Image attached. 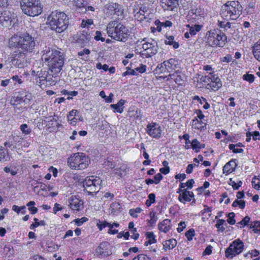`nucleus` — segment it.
I'll use <instances>...</instances> for the list:
<instances>
[{
	"label": "nucleus",
	"instance_id": "obj_59",
	"mask_svg": "<svg viewBox=\"0 0 260 260\" xmlns=\"http://www.w3.org/2000/svg\"><path fill=\"white\" fill-rule=\"evenodd\" d=\"M4 171L6 173H10L13 176L16 175L17 173L16 171L11 169L10 167L8 166L4 168Z\"/></svg>",
	"mask_w": 260,
	"mask_h": 260
},
{
	"label": "nucleus",
	"instance_id": "obj_17",
	"mask_svg": "<svg viewBox=\"0 0 260 260\" xmlns=\"http://www.w3.org/2000/svg\"><path fill=\"white\" fill-rule=\"evenodd\" d=\"M69 206L72 210L79 211L83 206V202L79 197L72 196L69 199Z\"/></svg>",
	"mask_w": 260,
	"mask_h": 260
},
{
	"label": "nucleus",
	"instance_id": "obj_12",
	"mask_svg": "<svg viewBox=\"0 0 260 260\" xmlns=\"http://www.w3.org/2000/svg\"><path fill=\"white\" fill-rule=\"evenodd\" d=\"M244 247V243L240 239L234 240L229 246V257H233L241 253Z\"/></svg>",
	"mask_w": 260,
	"mask_h": 260
},
{
	"label": "nucleus",
	"instance_id": "obj_34",
	"mask_svg": "<svg viewBox=\"0 0 260 260\" xmlns=\"http://www.w3.org/2000/svg\"><path fill=\"white\" fill-rule=\"evenodd\" d=\"M166 5L168 6V9L171 10H173L175 8H176L178 5V0H166L165 2Z\"/></svg>",
	"mask_w": 260,
	"mask_h": 260
},
{
	"label": "nucleus",
	"instance_id": "obj_39",
	"mask_svg": "<svg viewBox=\"0 0 260 260\" xmlns=\"http://www.w3.org/2000/svg\"><path fill=\"white\" fill-rule=\"evenodd\" d=\"M117 7H119V4L113 1L110 2L105 6V8L111 13H112Z\"/></svg>",
	"mask_w": 260,
	"mask_h": 260
},
{
	"label": "nucleus",
	"instance_id": "obj_62",
	"mask_svg": "<svg viewBox=\"0 0 260 260\" xmlns=\"http://www.w3.org/2000/svg\"><path fill=\"white\" fill-rule=\"evenodd\" d=\"M162 176L161 173H157L154 176V182L156 184L159 183V182L162 180Z\"/></svg>",
	"mask_w": 260,
	"mask_h": 260
},
{
	"label": "nucleus",
	"instance_id": "obj_7",
	"mask_svg": "<svg viewBox=\"0 0 260 260\" xmlns=\"http://www.w3.org/2000/svg\"><path fill=\"white\" fill-rule=\"evenodd\" d=\"M207 43L210 46L223 47L227 40V37L221 30H211L206 34Z\"/></svg>",
	"mask_w": 260,
	"mask_h": 260
},
{
	"label": "nucleus",
	"instance_id": "obj_11",
	"mask_svg": "<svg viewBox=\"0 0 260 260\" xmlns=\"http://www.w3.org/2000/svg\"><path fill=\"white\" fill-rule=\"evenodd\" d=\"M26 53L21 51H15L12 59L13 66L18 68H23L27 66V62L26 58Z\"/></svg>",
	"mask_w": 260,
	"mask_h": 260
},
{
	"label": "nucleus",
	"instance_id": "obj_32",
	"mask_svg": "<svg viewBox=\"0 0 260 260\" xmlns=\"http://www.w3.org/2000/svg\"><path fill=\"white\" fill-rule=\"evenodd\" d=\"M23 103L27 104L29 103L32 99V95L30 93L22 91L21 92Z\"/></svg>",
	"mask_w": 260,
	"mask_h": 260
},
{
	"label": "nucleus",
	"instance_id": "obj_25",
	"mask_svg": "<svg viewBox=\"0 0 260 260\" xmlns=\"http://www.w3.org/2000/svg\"><path fill=\"white\" fill-rule=\"evenodd\" d=\"M202 15L200 14H196L193 13V11H189L188 15L186 16V19L188 21L191 22H198L201 19Z\"/></svg>",
	"mask_w": 260,
	"mask_h": 260
},
{
	"label": "nucleus",
	"instance_id": "obj_41",
	"mask_svg": "<svg viewBox=\"0 0 260 260\" xmlns=\"http://www.w3.org/2000/svg\"><path fill=\"white\" fill-rule=\"evenodd\" d=\"M35 223H32L30 226V229H34L35 228H37L40 225L44 226L46 225V222L44 220H39L37 218H34Z\"/></svg>",
	"mask_w": 260,
	"mask_h": 260
},
{
	"label": "nucleus",
	"instance_id": "obj_21",
	"mask_svg": "<svg viewBox=\"0 0 260 260\" xmlns=\"http://www.w3.org/2000/svg\"><path fill=\"white\" fill-rule=\"evenodd\" d=\"M171 221L169 219H166L158 224L159 230L165 233L171 229Z\"/></svg>",
	"mask_w": 260,
	"mask_h": 260
},
{
	"label": "nucleus",
	"instance_id": "obj_44",
	"mask_svg": "<svg viewBox=\"0 0 260 260\" xmlns=\"http://www.w3.org/2000/svg\"><path fill=\"white\" fill-rule=\"evenodd\" d=\"M229 182V185L232 186L234 189H238L242 185V182L241 181H239L238 183L235 182V181L233 180L232 178H230Z\"/></svg>",
	"mask_w": 260,
	"mask_h": 260
},
{
	"label": "nucleus",
	"instance_id": "obj_29",
	"mask_svg": "<svg viewBox=\"0 0 260 260\" xmlns=\"http://www.w3.org/2000/svg\"><path fill=\"white\" fill-rule=\"evenodd\" d=\"M23 98L21 92L19 93V94L16 96H14L13 99L11 100V103L14 108L16 107L17 104L23 103Z\"/></svg>",
	"mask_w": 260,
	"mask_h": 260
},
{
	"label": "nucleus",
	"instance_id": "obj_24",
	"mask_svg": "<svg viewBox=\"0 0 260 260\" xmlns=\"http://www.w3.org/2000/svg\"><path fill=\"white\" fill-rule=\"evenodd\" d=\"M125 101L120 100L116 104H111L110 107L116 110L118 113H121L123 111V105L125 104Z\"/></svg>",
	"mask_w": 260,
	"mask_h": 260
},
{
	"label": "nucleus",
	"instance_id": "obj_35",
	"mask_svg": "<svg viewBox=\"0 0 260 260\" xmlns=\"http://www.w3.org/2000/svg\"><path fill=\"white\" fill-rule=\"evenodd\" d=\"M43 79V73H41L39 75L38 78L36 80L37 84L40 86L41 88H44L48 85H47V82L46 80H44Z\"/></svg>",
	"mask_w": 260,
	"mask_h": 260
},
{
	"label": "nucleus",
	"instance_id": "obj_46",
	"mask_svg": "<svg viewBox=\"0 0 260 260\" xmlns=\"http://www.w3.org/2000/svg\"><path fill=\"white\" fill-rule=\"evenodd\" d=\"M236 147L237 145H235L234 144H231L229 145V148L234 153H240L244 151V150L242 148H238Z\"/></svg>",
	"mask_w": 260,
	"mask_h": 260
},
{
	"label": "nucleus",
	"instance_id": "obj_36",
	"mask_svg": "<svg viewBox=\"0 0 260 260\" xmlns=\"http://www.w3.org/2000/svg\"><path fill=\"white\" fill-rule=\"evenodd\" d=\"M148 8L147 7L143 6L140 8L139 11L135 14V16L140 17V16H142V17L140 18V19H143L145 18V14L148 12Z\"/></svg>",
	"mask_w": 260,
	"mask_h": 260
},
{
	"label": "nucleus",
	"instance_id": "obj_22",
	"mask_svg": "<svg viewBox=\"0 0 260 260\" xmlns=\"http://www.w3.org/2000/svg\"><path fill=\"white\" fill-rule=\"evenodd\" d=\"M252 52L254 58L260 62V39L252 46Z\"/></svg>",
	"mask_w": 260,
	"mask_h": 260
},
{
	"label": "nucleus",
	"instance_id": "obj_42",
	"mask_svg": "<svg viewBox=\"0 0 260 260\" xmlns=\"http://www.w3.org/2000/svg\"><path fill=\"white\" fill-rule=\"evenodd\" d=\"M146 238L149 241L150 245L152 244L155 243L156 242V240L155 239V236L153 234V232H147L146 234Z\"/></svg>",
	"mask_w": 260,
	"mask_h": 260
},
{
	"label": "nucleus",
	"instance_id": "obj_64",
	"mask_svg": "<svg viewBox=\"0 0 260 260\" xmlns=\"http://www.w3.org/2000/svg\"><path fill=\"white\" fill-rule=\"evenodd\" d=\"M179 226L178 228L177 229V230L178 231V232L179 233H180L181 232L183 229L185 228L186 226V224H185V222H184V221H181L179 223Z\"/></svg>",
	"mask_w": 260,
	"mask_h": 260
},
{
	"label": "nucleus",
	"instance_id": "obj_38",
	"mask_svg": "<svg viewBox=\"0 0 260 260\" xmlns=\"http://www.w3.org/2000/svg\"><path fill=\"white\" fill-rule=\"evenodd\" d=\"M190 143L193 150H195L196 152H199L201 148L200 142L197 139H193Z\"/></svg>",
	"mask_w": 260,
	"mask_h": 260
},
{
	"label": "nucleus",
	"instance_id": "obj_4",
	"mask_svg": "<svg viewBox=\"0 0 260 260\" xmlns=\"http://www.w3.org/2000/svg\"><path fill=\"white\" fill-rule=\"evenodd\" d=\"M47 22L52 30L60 33L67 28L69 18L64 13L55 11L48 17Z\"/></svg>",
	"mask_w": 260,
	"mask_h": 260
},
{
	"label": "nucleus",
	"instance_id": "obj_28",
	"mask_svg": "<svg viewBox=\"0 0 260 260\" xmlns=\"http://www.w3.org/2000/svg\"><path fill=\"white\" fill-rule=\"evenodd\" d=\"M187 27L189 28V34L191 36H194L200 31L203 26L199 24H195L193 26H191L189 24L187 25Z\"/></svg>",
	"mask_w": 260,
	"mask_h": 260
},
{
	"label": "nucleus",
	"instance_id": "obj_63",
	"mask_svg": "<svg viewBox=\"0 0 260 260\" xmlns=\"http://www.w3.org/2000/svg\"><path fill=\"white\" fill-rule=\"evenodd\" d=\"M135 70L140 73H143L146 71V66L141 64L140 67L136 68Z\"/></svg>",
	"mask_w": 260,
	"mask_h": 260
},
{
	"label": "nucleus",
	"instance_id": "obj_15",
	"mask_svg": "<svg viewBox=\"0 0 260 260\" xmlns=\"http://www.w3.org/2000/svg\"><path fill=\"white\" fill-rule=\"evenodd\" d=\"M146 131L153 138H159L161 137L160 127L156 123H149L147 126Z\"/></svg>",
	"mask_w": 260,
	"mask_h": 260
},
{
	"label": "nucleus",
	"instance_id": "obj_5",
	"mask_svg": "<svg viewBox=\"0 0 260 260\" xmlns=\"http://www.w3.org/2000/svg\"><path fill=\"white\" fill-rule=\"evenodd\" d=\"M23 13L29 16H38L42 12L43 6L39 0H20Z\"/></svg>",
	"mask_w": 260,
	"mask_h": 260
},
{
	"label": "nucleus",
	"instance_id": "obj_52",
	"mask_svg": "<svg viewBox=\"0 0 260 260\" xmlns=\"http://www.w3.org/2000/svg\"><path fill=\"white\" fill-rule=\"evenodd\" d=\"M195 235V232L193 229H189L186 233L185 236L188 241H191Z\"/></svg>",
	"mask_w": 260,
	"mask_h": 260
},
{
	"label": "nucleus",
	"instance_id": "obj_54",
	"mask_svg": "<svg viewBox=\"0 0 260 260\" xmlns=\"http://www.w3.org/2000/svg\"><path fill=\"white\" fill-rule=\"evenodd\" d=\"M127 75H137V74L135 70H132L127 68L126 71L122 74V76H125Z\"/></svg>",
	"mask_w": 260,
	"mask_h": 260
},
{
	"label": "nucleus",
	"instance_id": "obj_37",
	"mask_svg": "<svg viewBox=\"0 0 260 260\" xmlns=\"http://www.w3.org/2000/svg\"><path fill=\"white\" fill-rule=\"evenodd\" d=\"M242 78L244 81H246L249 83H252L254 82L255 78L254 75L246 73L243 75Z\"/></svg>",
	"mask_w": 260,
	"mask_h": 260
},
{
	"label": "nucleus",
	"instance_id": "obj_53",
	"mask_svg": "<svg viewBox=\"0 0 260 260\" xmlns=\"http://www.w3.org/2000/svg\"><path fill=\"white\" fill-rule=\"evenodd\" d=\"M235 214L234 212L229 213V224L234 225L236 223V221L235 219Z\"/></svg>",
	"mask_w": 260,
	"mask_h": 260
},
{
	"label": "nucleus",
	"instance_id": "obj_6",
	"mask_svg": "<svg viewBox=\"0 0 260 260\" xmlns=\"http://www.w3.org/2000/svg\"><path fill=\"white\" fill-rule=\"evenodd\" d=\"M90 162L88 157L83 153H76L69 158L68 163L72 170H82L86 168Z\"/></svg>",
	"mask_w": 260,
	"mask_h": 260
},
{
	"label": "nucleus",
	"instance_id": "obj_50",
	"mask_svg": "<svg viewBox=\"0 0 260 260\" xmlns=\"http://www.w3.org/2000/svg\"><path fill=\"white\" fill-rule=\"evenodd\" d=\"M250 228L253 229L255 233L260 234V221H255L253 224H251Z\"/></svg>",
	"mask_w": 260,
	"mask_h": 260
},
{
	"label": "nucleus",
	"instance_id": "obj_48",
	"mask_svg": "<svg viewBox=\"0 0 260 260\" xmlns=\"http://www.w3.org/2000/svg\"><path fill=\"white\" fill-rule=\"evenodd\" d=\"M11 79V83L13 82L14 85H16L17 84L20 85L22 83L21 76L18 75L13 76Z\"/></svg>",
	"mask_w": 260,
	"mask_h": 260
},
{
	"label": "nucleus",
	"instance_id": "obj_14",
	"mask_svg": "<svg viewBox=\"0 0 260 260\" xmlns=\"http://www.w3.org/2000/svg\"><path fill=\"white\" fill-rule=\"evenodd\" d=\"M14 20L12 18V14L10 11H4L0 12V24L6 27L14 24Z\"/></svg>",
	"mask_w": 260,
	"mask_h": 260
},
{
	"label": "nucleus",
	"instance_id": "obj_2",
	"mask_svg": "<svg viewBox=\"0 0 260 260\" xmlns=\"http://www.w3.org/2000/svg\"><path fill=\"white\" fill-rule=\"evenodd\" d=\"M42 58L48 63L49 69L52 73L59 74L60 72L64 62L63 52L46 47L43 51Z\"/></svg>",
	"mask_w": 260,
	"mask_h": 260
},
{
	"label": "nucleus",
	"instance_id": "obj_57",
	"mask_svg": "<svg viewBox=\"0 0 260 260\" xmlns=\"http://www.w3.org/2000/svg\"><path fill=\"white\" fill-rule=\"evenodd\" d=\"M63 94H68L71 96H76L78 94V91H69L67 90L63 89L61 92Z\"/></svg>",
	"mask_w": 260,
	"mask_h": 260
},
{
	"label": "nucleus",
	"instance_id": "obj_61",
	"mask_svg": "<svg viewBox=\"0 0 260 260\" xmlns=\"http://www.w3.org/2000/svg\"><path fill=\"white\" fill-rule=\"evenodd\" d=\"M87 220L88 219L86 217H82L81 219H75V222L78 226H80Z\"/></svg>",
	"mask_w": 260,
	"mask_h": 260
},
{
	"label": "nucleus",
	"instance_id": "obj_31",
	"mask_svg": "<svg viewBox=\"0 0 260 260\" xmlns=\"http://www.w3.org/2000/svg\"><path fill=\"white\" fill-rule=\"evenodd\" d=\"M169 77L174 80L176 83L178 85H181L183 83V79L181 75H178L177 74H170Z\"/></svg>",
	"mask_w": 260,
	"mask_h": 260
},
{
	"label": "nucleus",
	"instance_id": "obj_43",
	"mask_svg": "<svg viewBox=\"0 0 260 260\" xmlns=\"http://www.w3.org/2000/svg\"><path fill=\"white\" fill-rule=\"evenodd\" d=\"M237 161L236 159H232L229 161V167H230V168H229V174L233 172L235 170L237 166Z\"/></svg>",
	"mask_w": 260,
	"mask_h": 260
},
{
	"label": "nucleus",
	"instance_id": "obj_9",
	"mask_svg": "<svg viewBox=\"0 0 260 260\" xmlns=\"http://www.w3.org/2000/svg\"><path fill=\"white\" fill-rule=\"evenodd\" d=\"M142 48L143 50L141 52V55L146 58L150 57L155 55L158 49L157 43L151 39L143 44Z\"/></svg>",
	"mask_w": 260,
	"mask_h": 260
},
{
	"label": "nucleus",
	"instance_id": "obj_13",
	"mask_svg": "<svg viewBox=\"0 0 260 260\" xmlns=\"http://www.w3.org/2000/svg\"><path fill=\"white\" fill-rule=\"evenodd\" d=\"M242 7L240 3L237 1L231 2L229 5V14L232 20H236L241 14Z\"/></svg>",
	"mask_w": 260,
	"mask_h": 260
},
{
	"label": "nucleus",
	"instance_id": "obj_20",
	"mask_svg": "<svg viewBox=\"0 0 260 260\" xmlns=\"http://www.w3.org/2000/svg\"><path fill=\"white\" fill-rule=\"evenodd\" d=\"M164 64L167 67L168 72H171L177 68L178 60L175 58H170L164 61Z\"/></svg>",
	"mask_w": 260,
	"mask_h": 260
},
{
	"label": "nucleus",
	"instance_id": "obj_10",
	"mask_svg": "<svg viewBox=\"0 0 260 260\" xmlns=\"http://www.w3.org/2000/svg\"><path fill=\"white\" fill-rule=\"evenodd\" d=\"M204 81L208 82L207 87L214 91L218 90L222 86L220 79L213 73H210L204 77Z\"/></svg>",
	"mask_w": 260,
	"mask_h": 260
},
{
	"label": "nucleus",
	"instance_id": "obj_49",
	"mask_svg": "<svg viewBox=\"0 0 260 260\" xmlns=\"http://www.w3.org/2000/svg\"><path fill=\"white\" fill-rule=\"evenodd\" d=\"M20 129L22 133L25 135H28L31 132V129L28 128V126L26 124H21L20 126Z\"/></svg>",
	"mask_w": 260,
	"mask_h": 260
},
{
	"label": "nucleus",
	"instance_id": "obj_18",
	"mask_svg": "<svg viewBox=\"0 0 260 260\" xmlns=\"http://www.w3.org/2000/svg\"><path fill=\"white\" fill-rule=\"evenodd\" d=\"M228 7V3H226L223 7H222L221 9V15L222 17V20H218V25L220 28L225 29L226 27L228 26V20L226 17L227 16L226 13V8Z\"/></svg>",
	"mask_w": 260,
	"mask_h": 260
},
{
	"label": "nucleus",
	"instance_id": "obj_56",
	"mask_svg": "<svg viewBox=\"0 0 260 260\" xmlns=\"http://www.w3.org/2000/svg\"><path fill=\"white\" fill-rule=\"evenodd\" d=\"M112 13L116 14L118 16L121 15L123 13V9L121 6L119 5V7H117Z\"/></svg>",
	"mask_w": 260,
	"mask_h": 260
},
{
	"label": "nucleus",
	"instance_id": "obj_55",
	"mask_svg": "<svg viewBox=\"0 0 260 260\" xmlns=\"http://www.w3.org/2000/svg\"><path fill=\"white\" fill-rule=\"evenodd\" d=\"M133 260H150V258L146 255L141 254L134 258Z\"/></svg>",
	"mask_w": 260,
	"mask_h": 260
},
{
	"label": "nucleus",
	"instance_id": "obj_58",
	"mask_svg": "<svg viewBox=\"0 0 260 260\" xmlns=\"http://www.w3.org/2000/svg\"><path fill=\"white\" fill-rule=\"evenodd\" d=\"M95 36L94 39L96 41L101 40L102 42H104L105 40V38L102 37V35L101 31H96L95 33Z\"/></svg>",
	"mask_w": 260,
	"mask_h": 260
},
{
	"label": "nucleus",
	"instance_id": "obj_51",
	"mask_svg": "<svg viewBox=\"0 0 260 260\" xmlns=\"http://www.w3.org/2000/svg\"><path fill=\"white\" fill-rule=\"evenodd\" d=\"M225 222V220L223 219H218L217 221L215 226L217 229H218L219 231L223 232L224 230V228L223 226V223Z\"/></svg>",
	"mask_w": 260,
	"mask_h": 260
},
{
	"label": "nucleus",
	"instance_id": "obj_47",
	"mask_svg": "<svg viewBox=\"0 0 260 260\" xmlns=\"http://www.w3.org/2000/svg\"><path fill=\"white\" fill-rule=\"evenodd\" d=\"M142 209L141 208L138 207L136 209H130L129 211V214L133 217L137 218L138 217V213L142 212Z\"/></svg>",
	"mask_w": 260,
	"mask_h": 260
},
{
	"label": "nucleus",
	"instance_id": "obj_3",
	"mask_svg": "<svg viewBox=\"0 0 260 260\" xmlns=\"http://www.w3.org/2000/svg\"><path fill=\"white\" fill-rule=\"evenodd\" d=\"M106 29L108 36L118 41L125 42L130 36L128 28L117 20L109 22Z\"/></svg>",
	"mask_w": 260,
	"mask_h": 260
},
{
	"label": "nucleus",
	"instance_id": "obj_23",
	"mask_svg": "<svg viewBox=\"0 0 260 260\" xmlns=\"http://www.w3.org/2000/svg\"><path fill=\"white\" fill-rule=\"evenodd\" d=\"M177 245V241L174 239H171L167 240L163 244V249L167 251V250L173 249Z\"/></svg>",
	"mask_w": 260,
	"mask_h": 260
},
{
	"label": "nucleus",
	"instance_id": "obj_26",
	"mask_svg": "<svg viewBox=\"0 0 260 260\" xmlns=\"http://www.w3.org/2000/svg\"><path fill=\"white\" fill-rule=\"evenodd\" d=\"M24 140L23 138L18 136L13 137L11 138V141L14 143L13 147L11 149H16L21 146V144Z\"/></svg>",
	"mask_w": 260,
	"mask_h": 260
},
{
	"label": "nucleus",
	"instance_id": "obj_19",
	"mask_svg": "<svg viewBox=\"0 0 260 260\" xmlns=\"http://www.w3.org/2000/svg\"><path fill=\"white\" fill-rule=\"evenodd\" d=\"M194 194L192 191L184 189L182 192L179 196L178 200L184 204L185 202H190Z\"/></svg>",
	"mask_w": 260,
	"mask_h": 260
},
{
	"label": "nucleus",
	"instance_id": "obj_30",
	"mask_svg": "<svg viewBox=\"0 0 260 260\" xmlns=\"http://www.w3.org/2000/svg\"><path fill=\"white\" fill-rule=\"evenodd\" d=\"M8 152L3 147L0 146V161H6L8 160Z\"/></svg>",
	"mask_w": 260,
	"mask_h": 260
},
{
	"label": "nucleus",
	"instance_id": "obj_27",
	"mask_svg": "<svg viewBox=\"0 0 260 260\" xmlns=\"http://www.w3.org/2000/svg\"><path fill=\"white\" fill-rule=\"evenodd\" d=\"M69 2L72 3L77 9H84L87 5V2L85 0H70Z\"/></svg>",
	"mask_w": 260,
	"mask_h": 260
},
{
	"label": "nucleus",
	"instance_id": "obj_60",
	"mask_svg": "<svg viewBox=\"0 0 260 260\" xmlns=\"http://www.w3.org/2000/svg\"><path fill=\"white\" fill-rule=\"evenodd\" d=\"M252 139L254 141H256L257 140H260V133L258 131H254L251 132Z\"/></svg>",
	"mask_w": 260,
	"mask_h": 260
},
{
	"label": "nucleus",
	"instance_id": "obj_16",
	"mask_svg": "<svg viewBox=\"0 0 260 260\" xmlns=\"http://www.w3.org/2000/svg\"><path fill=\"white\" fill-rule=\"evenodd\" d=\"M58 74L52 73L51 70L49 69L48 71H44L43 73V77L44 78L43 80H46L47 82V85H55L56 82L58 81Z\"/></svg>",
	"mask_w": 260,
	"mask_h": 260
},
{
	"label": "nucleus",
	"instance_id": "obj_45",
	"mask_svg": "<svg viewBox=\"0 0 260 260\" xmlns=\"http://www.w3.org/2000/svg\"><path fill=\"white\" fill-rule=\"evenodd\" d=\"M155 70L159 73H168L167 68L164 64V62L160 64H158Z\"/></svg>",
	"mask_w": 260,
	"mask_h": 260
},
{
	"label": "nucleus",
	"instance_id": "obj_8",
	"mask_svg": "<svg viewBox=\"0 0 260 260\" xmlns=\"http://www.w3.org/2000/svg\"><path fill=\"white\" fill-rule=\"evenodd\" d=\"M102 180L99 177L94 176L87 177L83 182L85 190L89 193H96L100 189Z\"/></svg>",
	"mask_w": 260,
	"mask_h": 260
},
{
	"label": "nucleus",
	"instance_id": "obj_1",
	"mask_svg": "<svg viewBox=\"0 0 260 260\" xmlns=\"http://www.w3.org/2000/svg\"><path fill=\"white\" fill-rule=\"evenodd\" d=\"M37 44L36 38L27 32L14 35L9 40L10 47L18 48L26 53L35 51Z\"/></svg>",
	"mask_w": 260,
	"mask_h": 260
},
{
	"label": "nucleus",
	"instance_id": "obj_40",
	"mask_svg": "<svg viewBox=\"0 0 260 260\" xmlns=\"http://www.w3.org/2000/svg\"><path fill=\"white\" fill-rule=\"evenodd\" d=\"M233 207H239L240 209H243L245 207V202L244 200L238 199L236 200L232 204Z\"/></svg>",
	"mask_w": 260,
	"mask_h": 260
},
{
	"label": "nucleus",
	"instance_id": "obj_33",
	"mask_svg": "<svg viewBox=\"0 0 260 260\" xmlns=\"http://www.w3.org/2000/svg\"><path fill=\"white\" fill-rule=\"evenodd\" d=\"M250 220V218L248 216H246L245 217L243 218L242 220L237 223L236 226L238 228H242L244 226L248 225V223L249 222Z\"/></svg>",
	"mask_w": 260,
	"mask_h": 260
}]
</instances>
